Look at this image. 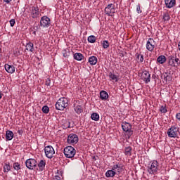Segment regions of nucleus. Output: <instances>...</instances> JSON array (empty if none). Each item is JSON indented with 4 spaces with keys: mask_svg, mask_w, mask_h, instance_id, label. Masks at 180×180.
<instances>
[{
    "mask_svg": "<svg viewBox=\"0 0 180 180\" xmlns=\"http://www.w3.org/2000/svg\"><path fill=\"white\" fill-rule=\"evenodd\" d=\"M13 132L11 130H8L6 132V141H11L13 139Z\"/></svg>",
    "mask_w": 180,
    "mask_h": 180,
    "instance_id": "nucleus-19",
    "label": "nucleus"
},
{
    "mask_svg": "<svg viewBox=\"0 0 180 180\" xmlns=\"http://www.w3.org/2000/svg\"><path fill=\"white\" fill-rule=\"evenodd\" d=\"M167 61V58H165V56H160L158 58V63H159V64H164V63H165Z\"/></svg>",
    "mask_w": 180,
    "mask_h": 180,
    "instance_id": "nucleus-29",
    "label": "nucleus"
},
{
    "mask_svg": "<svg viewBox=\"0 0 180 180\" xmlns=\"http://www.w3.org/2000/svg\"><path fill=\"white\" fill-rule=\"evenodd\" d=\"M155 47V41L153 39L149 38L146 42V49L148 51H153Z\"/></svg>",
    "mask_w": 180,
    "mask_h": 180,
    "instance_id": "nucleus-12",
    "label": "nucleus"
},
{
    "mask_svg": "<svg viewBox=\"0 0 180 180\" xmlns=\"http://www.w3.org/2000/svg\"><path fill=\"white\" fill-rule=\"evenodd\" d=\"M37 165L39 171H43L44 168H46V160H40V162L37 163Z\"/></svg>",
    "mask_w": 180,
    "mask_h": 180,
    "instance_id": "nucleus-23",
    "label": "nucleus"
},
{
    "mask_svg": "<svg viewBox=\"0 0 180 180\" xmlns=\"http://www.w3.org/2000/svg\"><path fill=\"white\" fill-rule=\"evenodd\" d=\"M160 170V163L157 160H153L148 163L147 171L150 175H157Z\"/></svg>",
    "mask_w": 180,
    "mask_h": 180,
    "instance_id": "nucleus-1",
    "label": "nucleus"
},
{
    "mask_svg": "<svg viewBox=\"0 0 180 180\" xmlns=\"http://www.w3.org/2000/svg\"><path fill=\"white\" fill-rule=\"evenodd\" d=\"M163 77H164V81H166V82L167 81H168V79H171V77L168 75H165Z\"/></svg>",
    "mask_w": 180,
    "mask_h": 180,
    "instance_id": "nucleus-42",
    "label": "nucleus"
},
{
    "mask_svg": "<svg viewBox=\"0 0 180 180\" xmlns=\"http://www.w3.org/2000/svg\"><path fill=\"white\" fill-rule=\"evenodd\" d=\"M45 155L49 160H51L54 157V154H56V150H54V148L51 146H47L44 148Z\"/></svg>",
    "mask_w": 180,
    "mask_h": 180,
    "instance_id": "nucleus-5",
    "label": "nucleus"
},
{
    "mask_svg": "<svg viewBox=\"0 0 180 180\" xmlns=\"http://www.w3.org/2000/svg\"><path fill=\"white\" fill-rule=\"evenodd\" d=\"M78 136L77 134H70L68 136L67 143L68 144H72V146H74V144H77L78 143Z\"/></svg>",
    "mask_w": 180,
    "mask_h": 180,
    "instance_id": "nucleus-9",
    "label": "nucleus"
},
{
    "mask_svg": "<svg viewBox=\"0 0 180 180\" xmlns=\"http://www.w3.org/2000/svg\"><path fill=\"white\" fill-rule=\"evenodd\" d=\"M73 57L75 60H77V61H82V60H84V55L81 53H75Z\"/></svg>",
    "mask_w": 180,
    "mask_h": 180,
    "instance_id": "nucleus-20",
    "label": "nucleus"
},
{
    "mask_svg": "<svg viewBox=\"0 0 180 180\" xmlns=\"http://www.w3.org/2000/svg\"><path fill=\"white\" fill-rule=\"evenodd\" d=\"M122 128L123 131L126 133L128 139H130L133 136V130H131V124L130 123L126 122H122Z\"/></svg>",
    "mask_w": 180,
    "mask_h": 180,
    "instance_id": "nucleus-4",
    "label": "nucleus"
},
{
    "mask_svg": "<svg viewBox=\"0 0 180 180\" xmlns=\"http://www.w3.org/2000/svg\"><path fill=\"white\" fill-rule=\"evenodd\" d=\"M63 57H68V56H70V51L63 50Z\"/></svg>",
    "mask_w": 180,
    "mask_h": 180,
    "instance_id": "nucleus-37",
    "label": "nucleus"
},
{
    "mask_svg": "<svg viewBox=\"0 0 180 180\" xmlns=\"http://www.w3.org/2000/svg\"><path fill=\"white\" fill-rule=\"evenodd\" d=\"M55 106L57 110H64L68 106V99L64 97L59 98Z\"/></svg>",
    "mask_w": 180,
    "mask_h": 180,
    "instance_id": "nucleus-2",
    "label": "nucleus"
},
{
    "mask_svg": "<svg viewBox=\"0 0 180 180\" xmlns=\"http://www.w3.org/2000/svg\"><path fill=\"white\" fill-rule=\"evenodd\" d=\"M63 153L66 158H74L77 154V150L72 146H67L64 148Z\"/></svg>",
    "mask_w": 180,
    "mask_h": 180,
    "instance_id": "nucleus-3",
    "label": "nucleus"
},
{
    "mask_svg": "<svg viewBox=\"0 0 180 180\" xmlns=\"http://www.w3.org/2000/svg\"><path fill=\"white\" fill-rule=\"evenodd\" d=\"M91 120H94V122L99 121V114L96 112H93L91 115Z\"/></svg>",
    "mask_w": 180,
    "mask_h": 180,
    "instance_id": "nucleus-30",
    "label": "nucleus"
},
{
    "mask_svg": "<svg viewBox=\"0 0 180 180\" xmlns=\"http://www.w3.org/2000/svg\"><path fill=\"white\" fill-rule=\"evenodd\" d=\"M2 96H4V94H2V91H0V99H2Z\"/></svg>",
    "mask_w": 180,
    "mask_h": 180,
    "instance_id": "nucleus-47",
    "label": "nucleus"
},
{
    "mask_svg": "<svg viewBox=\"0 0 180 180\" xmlns=\"http://www.w3.org/2000/svg\"><path fill=\"white\" fill-rule=\"evenodd\" d=\"M108 77L110 78V81H115V82L119 81V77L112 72L109 73Z\"/></svg>",
    "mask_w": 180,
    "mask_h": 180,
    "instance_id": "nucleus-24",
    "label": "nucleus"
},
{
    "mask_svg": "<svg viewBox=\"0 0 180 180\" xmlns=\"http://www.w3.org/2000/svg\"><path fill=\"white\" fill-rule=\"evenodd\" d=\"M115 175H116V172H114L112 169L111 170H108L105 172L106 178H113Z\"/></svg>",
    "mask_w": 180,
    "mask_h": 180,
    "instance_id": "nucleus-25",
    "label": "nucleus"
},
{
    "mask_svg": "<svg viewBox=\"0 0 180 180\" xmlns=\"http://www.w3.org/2000/svg\"><path fill=\"white\" fill-rule=\"evenodd\" d=\"M51 20L47 16H43L40 20V26L41 27H49L51 25Z\"/></svg>",
    "mask_w": 180,
    "mask_h": 180,
    "instance_id": "nucleus-11",
    "label": "nucleus"
},
{
    "mask_svg": "<svg viewBox=\"0 0 180 180\" xmlns=\"http://www.w3.org/2000/svg\"><path fill=\"white\" fill-rule=\"evenodd\" d=\"M109 98V94H108V92H106V91H101L100 92V98L101 99V101H106L107 99H108Z\"/></svg>",
    "mask_w": 180,
    "mask_h": 180,
    "instance_id": "nucleus-18",
    "label": "nucleus"
},
{
    "mask_svg": "<svg viewBox=\"0 0 180 180\" xmlns=\"http://www.w3.org/2000/svg\"><path fill=\"white\" fill-rule=\"evenodd\" d=\"M89 63L91 65H96V63H98V58L96 56H91L89 58Z\"/></svg>",
    "mask_w": 180,
    "mask_h": 180,
    "instance_id": "nucleus-22",
    "label": "nucleus"
},
{
    "mask_svg": "<svg viewBox=\"0 0 180 180\" xmlns=\"http://www.w3.org/2000/svg\"><path fill=\"white\" fill-rule=\"evenodd\" d=\"M31 15L32 18H37L39 16V7L33 6L31 10Z\"/></svg>",
    "mask_w": 180,
    "mask_h": 180,
    "instance_id": "nucleus-17",
    "label": "nucleus"
},
{
    "mask_svg": "<svg viewBox=\"0 0 180 180\" xmlns=\"http://www.w3.org/2000/svg\"><path fill=\"white\" fill-rule=\"evenodd\" d=\"M176 119L180 122V112L176 114Z\"/></svg>",
    "mask_w": 180,
    "mask_h": 180,
    "instance_id": "nucleus-44",
    "label": "nucleus"
},
{
    "mask_svg": "<svg viewBox=\"0 0 180 180\" xmlns=\"http://www.w3.org/2000/svg\"><path fill=\"white\" fill-rule=\"evenodd\" d=\"M18 134H20V136H22V134H23V130L20 129L18 131Z\"/></svg>",
    "mask_w": 180,
    "mask_h": 180,
    "instance_id": "nucleus-45",
    "label": "nucleus"
},
{
    "mask_svg": "<svg viewBox=\"0 0 180 180\" xmlns=\"http://www.w3.org/2000/svg\"><path fill=\"white\" fill-rule=\"evenodd\" d=\"M62 177L58 176V175H56L53 178V180H61Z\"/></svg>",
    "mask_w": 180,
    "mask_h": 180,
    "instance_id": "nucleus-43",
    "label": "nucleus"
},
{
    "mask_svg": "<svg viewBox=\"0 0 180 180\" xmlns=\"http://www.w3.org/2000/svg\"><path fill=\"white\" fill-rule=\"evenodd\" d=\"M3 171L5 174H8L11 171V165L9 163H5L3 167Z\"/></svg>",
    "mask_w": 180,
    "mask_h": 180,
    "instance_id": "nucleus-28",
    "label": "nucleus"
},
{
    "mask_svg": "<svg viewBox=\"0 0 180 180\" xmlns=\"http://www.w3.org/2000/svg\"><path fill=\"white\" fill-rule=\"evenodd\" d=\"M136 12L137 13H141V12H143L141 11V8L140 7V4H139L137 6H136Z\"/></svg>",
    "mask_w": 180,
    "mask_h": 180,
    "instance_id": "nucleus-40",
    "label": "nucleus"
},
{
    "mask_svg": "<svg viewBox=\"0 0 180 180\" xmlns=\"http://www.w3.org/2000/svg\"><path fill=\"white\" fill-rule=\"evenodd\" d=\"M25 47H26L25 50H27L28 51H30L31 53H33V51H34V44L32 42L27 43Z\"/></svg>",
    "mask_w": 180,
    "mask_h": 180,
    "instance_id": "nucleus-21",
    "label": "nucleus"
},
{
    "mask_svg": "<svg viewBox=\"0 0 180 180\" xmlns=\"http://www.w3.org/2000/svg\"><path fill=\"white\" fill-rule=\"evenodd\" d=\"M25 165L28 169H34L37 167V161L32 158L27 159L25 161Z\"/></svg>",
    "mask_w": 180,
    "mask_h": 180,
    "instance_id": "nucleus-7",
    "label": "nucleus"
},
{
    "mask_svg": "<svg viewBox=\"0 0 180 180\" xmlns=\"http://www.w3.org/2000/svg\"><path fill=\"white\" fill-rule=\"evenodd\" d=\"M178 134V127L175 126L171 127L167 131V136L171 139H175Z\"/></svg>",
    "mask_w": 180,
    "mask_h": 180,
    "instance_id": "nucleus-8",
    "label": "nucleus"
},
{
    "mask_svg": "<svg viewBox=\"0 0 180 180\" xmlns=\"http://www.w3.org/2000/svg\"><path fill=\"white\" fill-rule=\"evenodd\" d=\"M89 43H95L96 41V37L94 35H91L87 39Z\"/></svg>",
    "mask_w": 180,
    "mask_h": 180,
    "instance_id": "nucleus-31",
    "label": "nucleus"
},
{
    "mask_svg": "<svg viewBox=\"0 0 180 180\" xmlns=\"http://www.w3.org/2000/svg\"><path fill=\"white\" fill-rule=\"evenodd\" d=\"M42 112L43 113L47 114L50 112V108H49V106L44 105L42 107Z\"/></svg>",
    "mask_w": 180,
    "mask_h": 180,
    "instance_id": "nucleus-35",
    "label": "nucleus"
},
{
    "mask_svg": "<svg viewBox=\"0 0 180 180\" xmlns=\"http://www.w3.org/2000/svg\"><path fill=\"white\" fill-rule=\"evenodd\" d=\"M155 75H153V76H152V78H155Z\"/></svg>",
    "mask_w": 180,
    "mask_h": 180,
    "instance_id": "nucleus-48",
    "label": "nucleus"
},
{
    "mask_svg": "<svg viewBox=\"0 0 180 180\" xmlns=\"http://www.w3.org/2000/svg\"><path fill=\"white\" fill-rule=\"evenodd\" d=\"M115 12H116V9L113 4H108L105 8V13L108 16H112Z\"/></svg>",
    "mask_w": 180,
    "mask_h": 180,
    "instance_id": "nucleus-10",
    "label": "nucleus"
},
{
    "mask_svg": "<svg viewBox=\"0 0 180 180\" xmlns=\"http://www.w3.org/2000/svg\"><path fill=\"white\" fill-rule=\"evenodd\" d=\"M13 167L15 171H19V169H20L21 168L20 164H19V162H14L13 165Z\"/></svg>",
    "mask_w": 180,
    "mask_h": 180,
    "instance_id": "nucleus-33",
    "label": "nucleus"
},
{
    "mask_svg": "<svg viewBox=\"0 0 180 180\" xmlns=\"http://www.w3.org/2000/svg\"><path fill=\"white\" fill-rule=\"evenodd\" d=\"M74 110H75V112H76V113H77V115H81V113H82V112H84L82 106H81V105H75Z\"/></svg>",
    "mask_w": 180,
    "mask_h": 180,
    "instance_id": "nucleus-27",
    "label": "nucleus"
},
{
    "mask_svg": "<svg viewBox=\"0 0 180 180\" xmlns=\"http://www.w3.org/2000/svg\"><path fill=\"white\" fill-rule=\"evenodd\" d=\"M112 169L115 172V174H120L123 171L122 167L121 165H114L112 167Z\"/></svg>",
    "mask_w": 180,
    "mask_h": 180,
    "instance_id": "nucleus-16",
    "label": "nucleus"
},
{
    "mask_svg": "<svg viewBox=\"0 0 180 180\" xmlns=\"http://www.w3.org/2000/svg\"><path fill=\"white\" fill-rule=\"evenodd\" d=\"M160 111L161 113H167V108L164 105H162L160 107Z\"/></svg>",
    "mask_w": 180,
    "mask_h": 180,
    "instance_id": "nucleus-38",
    "label": "nucleus"
},
{
    "mask_svg": "<svg viewBox=\"0 0 180 180\" xmlns=\"http://www.w3.org/2000/svg\"><path fill=\"white\" fill-rule=\"evenodd\" d=\"M51 84V80L50 79V78H47L45 82V85H46V86H50Z\"/></svg>",
    "mask_w": 180,
    "mask_h": 180,
    "instance_id": "nucleus-39",
    "label": "nucleus"
},
{
    "mask_svg": "<svg viewBox=\"0 0 180 180\" xmlns=\"http://www.w3.org/2000/svg\"><path fill=\"white\" fill-rule=\"evenodd\" d=\"M176 3V1L175 0H165L166 8H168V9H171V8H174L175 6Z\"/></svg>",
    "mask_w": 180,
    "mask_h": 180,
    "instance_id": "nucleus-14",
    "label": "nucleus"
},
{
    "mask_svg": "<svg viewBox=\"0 0 180 180\" xmlns=\"http://www.w3.org/2000/svg\"><path fill=\"white\" fill-rule=\"evenodd\" d=\"M15 23H16V21L15 20V19H11L10 20V25H11V27H13L15 26Z\"/></svg>",
    "mask_w": 180,
    "mask_h": 180,
    "instance_id": "nucleus-41",
    "label": "nucleus"
},
{
    "mask_svg": "<svg viewBox=\"0 0 180 180\" xmlns=\"http://www.w3.org/2000/svg\"><path fill=\"white\" fill-rule=\"evenodd\" d=\"M136 58L139 60L140 63H143L144 61V56L141 54L136 53Z\"/></svg>",
    "mask_w": 180,
    "mask_h": 180,
    "instance_id": "nucleus-34",
    "label": "nucleus"
},
{
    "mask_svg": "<svg viewBox=\"0 0 180 180\" xmlns=\"http://www.w3.org/2000/svg\"><path fill=\"white\" fill-rule=\"evenodd\" d=\"M180 65V60L176 56H169V65L170 67H174L175 68H178Z\"/></svg>",
    "mask_w": 180,
    "mask_h": 180,
    "instance_id": "nucleus-6",
    "label": "nucleus"
},
{
    "mask_svg": "<svg viewBox=\"0 0 180 180\" xmlns=\"http://www.w3.org/2000/svg\"><path fill=\"white\" fill-rule=\"evenodd\" d=\"M171 19L169 13L168 12L164 13L162 15V20L164 23H168V21Z\"/></svg>",
    "mask_w": 180,
    "mask_h": 180,
    "instance_id": "nucleus-26",
    "label": "nucleus"
},
{
    "mask_svg": "<svg viewBox=\"0 0 180 180\" xmlns=\"http://www.w3.org/2000/svg\"><path fill=\"white\" fill-rule=\"evenodd\" d=\"M142 79H143L145 84H148L151 81V75L150 72L145 70L141 74Z\"/></svg>",
    "mask_w": 180,
    "mask_h": 180,
    "instance_id": "nucleus-13",
    "label": "nucleus"
},
{
    "mask_svg": "<svg viewBox=\"0 0 180 180\" xmlns=\"http://www.w3.org/2000/svg\"><path fill=\"white\" fill-rule=\"evenodd\" d=\"M125 155H131V147L129 146L125 148V152H124Z\"/></svg>",
    "mask_w": 180,
    "mask_h": 180,
    "instance_id": "nucleus-32",
    "label": "nucleus"
},
{
    "mask_svg": "<svg viewBox=\"0 0 180 180\" xmlns=\"http://www.w3.org/2000/svg\"><path fill=\"white\" fill-rule=\"evenodd\" d=\"M12 1V0H4V2H6V4H10Z\"/></svg>",
    "mask_w": 180,
    "mask_h": 180,
    "instance_id": "nucleus-46",
    "label": "nucleus"
},
{
    "mask_svg": "<svg viewBox=\"0 0 180 180\" xmlns=\"http://www.w3.org/2000/svg\"><path fill=\"white\" fill-rule=\"evenodd\" d=\"M103 49H108L109 47V41L107 40H105L102 43Z\"/></svg>",
    "mask_w": 180,
    "mask_h": 180,
    "instance_id": "nucleus-36",
    "label": "nucleus"
},
{
    "mask_svg": "<svg viewBox=\"0 0 180 180\" xmlns=\"http://www.w3.org/2000/svg\"><path fill=\"white\" fill-rule=\"evenodd\" d=\"M4 68L8 74H13L15 72V66L9 64H6Z\"/></svg>",
    "mask_w": 180,
    "mask_h": 180,
    "instance_id": "nucleus-15",
    "label": "nucleus"
}]
</instances>
